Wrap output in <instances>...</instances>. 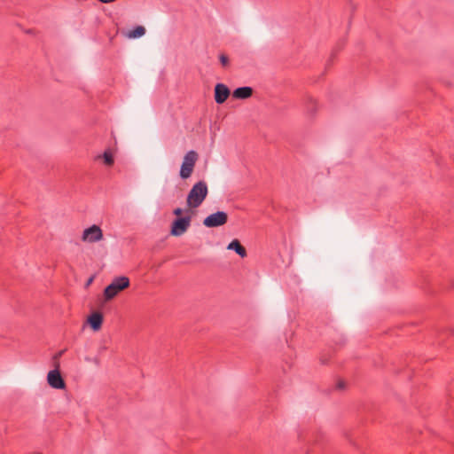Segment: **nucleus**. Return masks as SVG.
I'll use <instances>...</instances> for the list:
<instances>
[{"label": "nucleus", "instance_id": "1", "mask_svg": "<svg viewBox=\"0 0 454 454\" xmlns=\"http://www.w3.org/2000/svg\"><path fill=\"white\" fill-rule=\"evenodd\" d=\"M207 193L208 188L207 183L205 181H199L193 184L187 195V206L190 208L199 207L207 198Z\"/></svg>", "mask_w": 454, "mask_h": 454}, {"label": "nucleus", "instance_id": "8", "mask_svg": "<svg viewBox=\"0 0 454 454\" xmlns=\"http://www.w3.org/2000/svg\"><path fill=\"white\" fill-rule=\"evenodd\" d=\"M229 88L223 83H217L215 87V100L217 104H223L230 95Z\"/></svg>", "mask_w": 454, "mask_h": 454}, {"label": "nucleus", "instance_id": "5", "mask_svg": "<svg viewBox=\"0 0 454 454\" xmlns=\"http://www.w3.org/2000/svg\"><path fill=\"white\" fill-rule=\"evenodd\" d=\"M191 225V216L178 217L171 224L170 233L173 236H182Z\"/></svg>", "mask_w": 454, "mask_h": 454}, {"label": "nucleus", "instance_id": "15", "mask_svg": "<svg viewBox=\"0 0 454 454\" xmlns=\"http://www.w3.org/2000/svg\"><path fill=\"white\" fill-rule=\"evenodd\" d=\"M173 213L176 215H180L183 213V209L180 207H177V208L174 209Z\"/></svg>", "mask_w": 454, "mask_h": 454}, {"label": "nucleus", "instance_id": "16", "mask_svg": "<svg viewBox=\"0 0 454 454\" xmlns=\"http://www.w3.org/2000/svg\"><path fill=\"white\" fill-rule=\"evenodd\" d=\"M338 388L342 389L345 387V383L343 381H340L337 385Z\"/></svg>", "mask_w": 454, "mask_h": 454}, {"label": "nucleus", "instance_id": "6", "mask_svg": "<svg viewBox=\"0 0 454 454\" xmlns=\"http://www.w3.org/2000/svg\"><path fill=\"white\" fill-rule=\"evenodd\" d=\"M103 239V232L99 226L93 224L86 228L82 235V240L88 243H95Z\"/></svg>", "mask_w": 454, "mask_h": 454}, {"label": "nucleus", "instance_id": "13", "mask_svg": "<svg viewBox=\"0 0 454 454\" xmlns=\"http://www.w3.org/2000/svg\"><path fill=\"white\" fill-rule=\"evenodd\" d=\"M102 157L104 160V163L107 166H112L114 164V157L112 153L109 150L104 152L102 156H98V158Z\"/></svg>", "mask_w": 454, "mask_h": 454}, {"label": "nucleus", "instance_id": "4", "mask_svg": "<svg viewBox=\"0 0 454 454\" xmlns=\"http://www.w3.org/2000/svg\"><path fill=\"white\" fill-rule=\"evenodd\" d=\"M228 221V215L223 211H217L207 216L203 220V224L207 228L219 227L225 224Z\"/></svg>", "mask_w": 454, "mask_h": 454}, {"label": "nucleus", "instance_id": "14", "mask_svg": "<svg viewBox=\"0 0 454 454\" xmlns=\"http://www.w3.org/2000/svg\"><path fill=\"white\" fill-rule=\"evenodd\" d=\"M219 59H220V61H221L223 66H226L228 64L229 60H228L227 56L222 54Z\"/></svg>", "mask_w": 454, "mask_h": 454}, {"label": "nucleus", "instance_id": "12", "mask_svg": "<svg viewBox=\"0 0 454 454\" xmlns=\"http://www.w3.org/2000/svg\"><path fill=\"white\" fill-rule=\"evenodd\" d=\"M145 34V28L142 26H137L133 30L128 33L129 38H138Z\"/></svg>", "mask_w": 454, "mask_h": 454}, {"label": "nucleus", "instance_id": "3", "mask_svg": "<svg viewBox=\"0 0 454 454\" xmlns=\"http://www.w3.org/2000/svg\"><path fill=\"white\" fill-rule=\"evenodd\" d=\"M129 286V279L127 277H118L113 280L104 290L106 300H111L117 295L119 292Z\"/></svg>", "mask_w": 454, "mask_h": 454}, {"label": "nucleus", "instance_id": "2", "mask_svg": "<svg viewBox=\"0 0 454 454\" xmlns=\"http://www.w3.org/2000/svg\"><path fill=\"white\" fill-rule=\"evenodd\" d=\"M199 155L194 150L185 153L179 173L182 179H187L192 176Z\"/></svg>", "mask_w": 454, "mask_h": 454}, {"label": "nucleus", "instance_id": "11", "mask_svg": "<svg viewBox=\"0 0 454 454\" xmlns=\"http://www.w3.org/2000/svg\"><path fill=\"white\" fill-rule=\"evenodd\" d=\"M227 249L235 251L242 258L247 256L246 248L238 239H233L231 243H229Z\"/></svg>", "mask_w": 454, "mask_h": 454}, {"label": "nucleus", "instance_id": "9", "mask_svg": "<svg viewBox=\"0 0 454 454\" xmlns=\"http://www.w3.org/2000/svg\"><path fill=\"white\" fill-rule=\"evenodd\" d=\"M253 90L251 87L244 86L239 87L232 92V97L237 99H246L252 96Z\"/></svg>", "mask_w": 454, "mask_h": 454}, {"label": "nucleus", "instance_id": "7", "mask_svg": "<svg viewBox=\"0 0 454 454\" xmlns=\"http://www.w3.org/2000/svg\"><path fill=\"white\" fill-rule=\"evenodd\" d=\"M48 384L55 389H63L66 387L65 381L59 370H51L47 375Z\"/></svg>", "mask_w": 454, "mask_h": 454}, {"label": "nucleus", "instance_id": "10", "mask_svg": "<svg viewBox=\"0 0 454 454\" xmlns=\"http://www.w3.org/2000/svg\"><path fill=\"white\" fill-rule=\"evenodd\" d=\"M88 322L94 331H98L103 323V316L98 312H94L89 317Z\"/></svg>", "mask_w": 454, "mask_h": 454}, {"label": "nucleus", "instance_id": "17", "mask_svg": "<svg viewBox=\"0 0 454 454\" xmlns=\"http://www.w3.org/2000/svg\"><path fill=\"white\" fill-rule=\"evenodd\" d=\"M98 1L103 3V4H109V3L114 2L115 0H98Z\"/></svg>", "mask_w": 454, "mask_h": 454}, {"label": "nucleus", "instance_id": "18", "mask_svg": "<svg viewBox=\"0 0 454 454\" xmlns=\"http://www.w3.org/2000/svg\"><path fill=\"white\" fill-rule=\"evenodd\" d=\"M92 282V278H90L87 285H90Z\"/></svg>", "mask_w": 454, "mask_h": 454}]
</instances>
